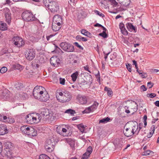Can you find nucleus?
I'll use <instances>...</instances> for the list:
<instances>
[{"instance_id":"obj_1","label":"nucleus","mask_w":159,"mask_h":159,"mask_svg":"<svg viewBox=\"0 0 159 159\" xmlns=\"http://www.w3.org/2000/svg\"><path fill=\"white\" fill-rule=\"evenodd\" d=\"M21 17L22 19L26 22L39 20L32 12H29L28 11H24L21 14Z\"/></svg>"},{"instance_id":"obj_2","label":"nucleus","mask_w":159,"mask_h":159,"mask_svg":"<svg viewBox=\"0 0 159 159\" xmlns=\"http://www.w3.org/2000/svg\"><path fill=\"white\" fill-rule=\"evenodd\" d=\"M59 46L65 52H74V46L69 42L66 41L61 42L59 44Z\"/></svg>"},{"instance_id":"obj_3","label":"nucleus","mask_w":159,"mask_h":159,"mask_svg":"<svg viewBox=\"0 0 159 159\" xmlns=\"http://www.w3.org/2000/svg\"><path fill=\"white\" fill-rule=\"evenodd\" d=\"M55 144V142L53 138L48 139L46 142L45 148L47 152H51L54 149Z\"/></svg>"},{"instance_id":"obj_4","label":"nucleus","mask_w":159,"mask_h":159,"mask_svg":"<svg viewBox=\"0 0 159 159\" xmlns=\"http://www.w3.org/2000/svg\"><path fill=\"white\" fill-rule=\"evenodd\" d=\"M43 91H45L44 88L41 86H37L33 89V96L35 99H39L41 94L43 93Z\"/></svg>"},{"instance_id":"obj_5","label":"nucleus","mask_w":159,"mask_h":159,"mask_svg":"<svg viewBox=\"0 0 159 159\" xmlns=\"http://www.w3.org/2000/svg\"><path fill=\"white\" fill-rule=\"evenodd\" d=\"M50 62L52 67L56 68L61 66L62 60L58 56H53L50 59Z\"/></svg>"},{"instance_id":"obj_6","label":"nucleus","mask_w":159,"mask_h":159,"mask_svg":"<svg viewBox=\"0 0 159 159\" xmlns=\"http://www.w3.org/2000/svg\"><path fill=\"white\" fill-rule=\"evenodd\" d=\"M48 7H49L48 9L52 13L57 12L59 8V4L58 3L53 0L49 4H48Z\"/></svg>"},{"instance_id":"obj_7","label":"nucleus","mask_w":159,"mask_h":159,"mask_svg":"<svg viewBox=\"0 0 159 159\" xmlns=\"http://www.w3.org/2000/svg\"><path fill=\"white\" fill-rule=\"evenodd\" d=\"M36 54V51L34 48L28 49V50L25 54V56L27 60H32L35 57Z\"/></svg>"},{"instance_id":"obj_8","label":"nucleus","mask_w":159,"mask_h":159,"mask_svg":"<svg viewBox=\"0 0 159 159\" xmlns=\"http://www.w3.org/2000/svg\"><path fill=\"white\" fill-rule=\"evenodd\" d=\"M4 146L5 148L4 150L6 151V153L5 152V154L7 155H11V152L13 147L12 143L10 142H7L4 143Z\"/></svg>"},{"instance_id":"obj_9","label":"nucleus","mask_w":159,"mask_h":159,"mask_svg":"<svg viewBox=\"0 0 159 159\" xmlns=\"http://www.w3.org/2000/svg\"><path fill=\"white\" fill-rule=\"evenodd\" d=\"M66 92L67 93V95H64V96H65V98H63V99H61L60 98H59V96H56V98L59 102L62 103H64L65 102H68L70 100L71 98V96L70 95L69 92L66 91Z\"/></svg>"},{"instance_id":"obj_10","label":"nucleus","mask_w":159,"mask_h":159,"mask_svg":"<svg viewBox=\"0 0 159 159\" xmlns=\"http://www.w3.org/2000/svg\"><path fill=\"white\" fill-rule=\"evenodd\" d=\"M49 95L45 90V91H43V93L41 94L39 100L41 102H46L49 100Z\"/></svg>"},{"instance_id":"obj_11","label":"nucleus","mask_w":159,"mask_h":159,"mask_svg":"<svg viewBox=\"0 0 159 159\" xmlns=\"http://www.w3.org/2000/svg\"><path fill=\"white\" fill-rule=\"evenodd\" d=\"M126 27L127 30L129 31L132 32L133 31L134 33L137 32V27L136 25H134L133 23L130 22H127L126 24Z\"/></svg>"},{"instance_id":"obj_12","label":"nucleus","mask_w":159,"mask_h":159,"mask_svg":"<svg viewBox=\"0 0 159 159\" xmlns=\"http://www.w3.org/2000/svg\"><path fill=\"white\" fill-rule=\"evenodd\" d=\"M90 78L92 79V77L89 73L84 72L81 73L80 74L78 77V80H90Z\"/></svg>"},{"instance_id":"obj_13","label":"nucleus","mask_w":159,"mask_h":159,"mask_svg":"<svg viewBox=\"0 0 159 159\" xmlns=\"http://www.w3.org/2000/svg\"><path fill=\"white\" fill-rule=\"evenodd\" d=\"M62 21L63 19L62 16L59 14H56L54 16L53 19V22H55L57 23L58 25H61V22L62 23Z\"/></svg>"},{"instance_id":"obj_14","label":"nucleus","mask_w":159,"mask_h":159,"mask_svg":"<svg viewBox=\"0 0 159 159\" xmlns=\"http://www.w3.org/2000/svg\"><path fill=\"white\" fill-rule=\"evenodd\" d=\"M77 98L79 102L81 104H85L87 102V98L85 96L79 94Z\"/></svg>"},{"instance_id":"obj_15","label":"nucleus","mask_w":159,"mask_h":159,"mask_svg":"<svg viewBox=\"0 0 159 159\" xmlns=\"http://www.w3.org/2000/svg\"><path fill=\"white\" fill-rule=\"evenodd\" d=\"M8 132V130L5 125L3 124L0 125V135H4Z\"/></svg>"},{"instance_id":"obj_16","label":"nucleus","mask_w":159,"mask_h":159,"mask_svg":"<svg viewBox=\"0 0 159 159\" xmlns=\"http://www.w3.org/2000/svg\"><path fill=\"white\" fill-rule=\"evenodd\" d=\"M21 37L19 36H13L11 39V41L14 42V44L16 47L19 48L20 45V39Z\"/></svg>"},{"instance_id":"obj_17","label":"nucleus","mask_w":159,"mask_h":159,"mask_svg":"<svg viewBox=\"0 0 159 159\" xmlns=\"http://www.w3.org/2000/svg\"><path fill=\"white\" fill-rule=\"evenodd\" d=\"M86 12L83 10H81L80 13H79V15L77 16V19L78 21H80L82 19H84L87 16Z\"/></svg>"},{"instance_id":"obj_18","label":"nucleus","mask_w":159,"mask_h":159,"mask_svg":"<svg viewBox=\"0 0 159 159\" xmlns=\"http://www.w3.org/2000/svg\"><path fill=\"white\" fill-rule=\"evenodd\" d=\"M31 66L33 69H37L40 66V64L36 58L33 61L31 62Z\"/></svg>"},{"instance_id":"obj_19","label":"nucleus","mask_w":159,"mask_h":159,"mask_svg":"<svg viewBox=\"0 0 159 159\" xmlns=\"http://www.w3.org/2000/svg\"><path fill=\"white\" fill-rule=\"evenodd\" d=\"M11 67L14 70H18L21 71L23 70L24 66L19 64H16L12 65Z\"/></svg>"},{"instance_id":"obj_20","label":"nucleus","mask_w":159,"mask_h":159,"mask_svg":"<svg viewBox=\"0 0 159 159\" xmlns=\"http://www.w3.org/2000/svg\"><path fill=\"white\" fill-rule=\"evenodd\" d=\"M30 130L28 132H26L25 134L28 135V136H35L37 135V131L34 128L30 129Z\"/></svg>"},{"instance_id":"obj_21","label":"nucleus","mask_w":159,"mask_h":159,"mask_svg":"<svg viewBox=\"0 0 159 159\" xmlns=\"http://www.w3.org/2000/svg\"><path fill=\"white\" fill-rule=\"evenodd\" d=\"M81 33L83 35L91 38L92 37V34L86 29H82L80 30Z\"/></svg>"},{"instance_id":"obj_22","label":"nucleus","mask_w":159,"mask_h":159,"mask_svg":"<svg viewBox=\"0 0 159 159\" xmlns=\"http://www.w3.org/2000/svg\"><path fill=\"white\" fill-rule=\"evenodd\" d=\"M61 26L58 25L57 23L55 22H52V28L54 31H58L61 29Z\"/></svg>"},{"instance_id":"obj_23","label":"nucleus","mask_w":159,"mask_h":159,"mask_svg":"<svg viewBox=\"0 0 159 159\" xmlns=\"http://www.w3.org/2000/svg\"><path fill=\"white\" fill-rule=\"evenodd\" d=\"M6 54H7L6 56L8 58L9 57L11 54L10 53L8 52V49L7 48L2 49L0 52V56H2Z\"/></svg>"},{"instance_id":"obj_24","label":"nucleus","mask_w":159,"mask_h":159,"mask_svg":"<svg viewBox=\"0 0 159 159\" xmlns=\"http://www.w3.org/2000/svg\"><path fill=\"white\" fill-rule=\"evenodd\" d=\"M54 45V49L53 51H52V53L55 52L56 53H59L60 52L63 53L64 52L61 50V49L55 43H53Z\"/></svg>"},{"instance_id":"obj_25","label":"nucleus","mask_w":159,"mask_h":159,"mask_svg":"<svg viewBox=\"0 0 159 159\" xmlns=\"http://www.w3.org/2000/svg\"><path fill=\"white\" fill-rule=\"evenodd\" d=\"M15 88L18 90H21L25 87V85L20 82H17L15 84Z\"/></svg>"},{"instance_id":"obj_26","label":"nucleus","mask_w":159,"mask_h":159,"mask_svg":"<svg viewBox=\"0 0 159 159\" xmlns=\"http://www.w3.org/2000/svg\"><path fill=\"white\" fill-rule=\"evenodd\" d=\"M75 39L77 41L79 42H86L88 40L87 38L83 37L81 35H79L76 36Z\"/></svg>"},{"instance_id":"obj_27","label":"nucleus","mask_w":159,"mask_h":159,"mask_svg":"<svg viewBox=\"0 0 159 159\" xmlns=\"http://www.w3.org/2000/svg\"><path fill=\"white\" fill-rule=\"evenodd\" d=\"M7 29L8 27L6 23L2 21H0V30L3 31L7 30Z\"/></svg>"},{"instance_id":"obj_28","label":"nucleus","mask_w":159,"mask_h":159,"mask_svg":"<svg viewBox=\"0 0 159 159\" xmlns=\"http://www.w3.org/2000/svg\"><path fill=\"white\" fill-rule=\"evenodd\" d=\"M66 141L70 146L73 149L75 148V141L74 140L71 139H66Z\"/></svg>"},{"instance_id":"obj_29","label":"nucleus","mask_w":159,"mask_h":159,"mask_svg":"<svg viewBox=\"0 0 159 159\" xmlns=\"http://www.w3.org/2000/svg\"><path fill=\"white\" fill-rule=\"evenodd\" d=\"M129 128H127L125 129V132H123L124 135L127 137H131L134 134H133V132L131 131H129Z\"/></svg>"},{"instance_id":"obj_30","label":"nucleus","mask_w":159,"mask_h":159,"mask_svg":"<svg viewBox=\"0 0 159 159\" xmlns=\"http://www.w3.org/2000/svg\"><path fill=\"white\" fill-rule=\"evenodd\" d=\"M36 58L38 61V62L40 64V66L42 64H44L46 62V61L45 59L42 56H38Z\"/></svg>"},{"instance_id":"obj_31","label":"nucleus","mask_w":159,"mask_h":159,"mask_svg":"<svg viewBox=\"0 0 159 159\" xmlns=\"http://www.w3.org/2000/svg\"><path fill=\"white\" fill-rule=\"evenodd\" d=\"M6 21L7 23L8 24L10 25L11 22V20L12 19L11 13L7 16H5Z\"/></svg>"},{"instance_id":"obj_32","label":"nucleus","mask_w":159,"mask_h":159,"mask_svg":"<svg viewBox=\"0 0 159 159\" xmlns=\"http://www.w3.org/2000/svg\"><path fill=\"white\" fill-rule=\"evenodd\" d=\"M32 114H29L27 115L26 116V117H25V121L28 124H31Z\"/></svg>"},{"instance_id":"obj_33","label":"nucleus","mask_w":159,"mask_h":159,"mask_svg":"<svg viewBox=\"0 0 159 159\" xmlns=\"http://www.w3.org/2000/svg\"><path fill=\"white\" fill-rule=\"evenodd\" d=\"M80 72L79 71H76L73 73L71 75L72 80H77L79 76Z\"/></svg>"},{"instance_id":"obj_34","label":"nucleus","mask_w":159,"mask_h":159,"mask_svg":"<svg viewBox=\"0 0 159 159\" xmlns=\"http://www.w3.org/2000/svg\"><path fill=\"white\" fill-rule=\"evenodd\" d=\"M19 98L21 100H25L28 98V95L25 93H21L19 94Z\"/></svg>"},{"instance_id":"obj_35","label":"nucleus","mask_w":159,"mask_h":159,"mask_svg":"<svg viewBox=\"0 0 159 159\" xmlns=\"http://www.w3.org/2000/svg\"><path fill=\"white\" fill-rule=\"evenodd\" d=\"M111 120V119L109 117H107L100 120L99 123L105 124L110 121Z\"/></svg>"},{"instance_id":"obj_36","label":"nucleus","mask_w":159,"mask_h":159,"mask_svg":"<svg viewBox=\"0 0 159 159\" xmlns=\"http://www.w3.org/2000/svg\"><path fill=\"white\" fill-rule=\"evenodd\" d=\"M35 115L36 117H37V123H38L39 122H40L42 120L43 121L45 120L44 119V117H43L41 115H40V114H39L38 113H36Z\"/></svg>"},{"instance_id":"obj_37","label":"nucleus","mask_w":159,"mask_h":159,"mask_svg":"<svg viewBox=\"0 0 159 159\" xmlns=\"http://www.w3.org/2000/svg\"><path fill=\"white\" fill-rule=\"evenodd\" d=\"M98 105L99 103L98 102L96 101H95L93 104L90 106L93 112L97 108Z\"/></svg>"},{"instance_id":"obj_38","label":"nucleus","mask_w":159,"mask_h":159,"mask_svg":"<svg viewBox=\"0 0 159 159\" xmlns=\"http://www.w3.org/2000/svg\"><path fill=\"white\" fill-rule=\"evenodd\" d=\"M104 90L107 92L108 96H110L113 94V92L111 89L110 88H108L106 86L104 89Z\"/></svg>"},{"instance_id":"obj_39","label":"nucleus","mask_w":159,"mask_h":159,"mask_svg":"<svg viewBox=\"0 0 159 159\" xmlns=\"http://www.w3.org/2000/svg\"><path fill=\"white\" fill-rule=\"evenodd\" d=\"M2 11L5 16L11 13L10 10L7 7H5L2 9Z\"/></svg>"},{"instance_id":"obj_40","label":"nucleus","mask_w":159,"mask_h":159,"mask_svg":"<svg viewBox=\"0 0 159 159\" xmlns=\"http://www.w3.org/2000/svg\"><path fill=\"white\" fill-rule=\"evenodd\" d=\"M40 115H41L43 117H44V119L45 120L47 117H46L48 115V112H47L45 110H43L41 111V112Z\"/></svg>"},{"instance_id":"obj_41","label":"nucleus","mask_w":159,"mask_h":159,"mask_svg":"<svg viewBox=\"0 0 159 159\" xmlns=\"http://www.w3.org/2000/svg\"><path fill=\"white\" fill-rule=\"evenodd\" d=\"M98 36L102 37L103 39H106L108 36V33L102 32L99 34Z\"/></svg>"},{"instance_id":"obj_42","label":"nucleus","mask_w":159,"mask_h":159,"mask_svg":"<svg viewBox=\"0 0 159 159\" xmlns=\"http://www.w3.org/2000/svg\"><path fill=\"white\" fill-rule=\"evenodd\" d=\"M65 113L70 114L71 115H73L74 114L76 113V112L75 110L69 109L66 110L65 112Z\"/></svg>"},{"instance_id":"obj_43","label":"nucleus","mask_w":159,"mask_h":159,"mask_svg":"<svg viewBox=\"0 0 159 159\" xmlns=\"http://www.w3.org/2000/svg\"><path fill=\"white\" fill-rule=\"evenodd\" d=\"M53 0H43V2L45 7L48 9L49 7H48V4H49L50 3L52 2Z\"/></svg>"},{"instance_id":"obj_44","label":"nucleus","mask_w":159,"mask_h":159,"mask_svg":"<svg viewBox=\"0 0 159 159\" xmlns=\"http://www.w3.org/2000/svg\"><path fill=\"white\" fill-rule=\"evenodd\" d=\"M77 127L82 133H83L84 132L85 127L84 126V125L82 124H80L78 125Z\"/></svg>"},{"instance_id":"obj_45","label":"nucleus","mask_w":159,"mask_h":159,"mask_svg":"<svg viewBox=\"0 0 159 159\" xmlns=\"http://www.w3.org/2000/svg\"><path fill=\"white\" fill-rule=\"evenodd\" d=\"M120 9V7L119 8H116L114 9V10H115L116 11H114L113 10L112 11H109V12L111 13L116 14L119 11H121L125 10L123 8L121 9V10H119Z\"/></svg>"},{"instance_id":"obj_46","label":"nucleus","mask_w":159,"mask_h":159,"mask_svg":"<svg viewBox=\"0 0 159 159\" xmlns=\"http://www.w3.org/2000/svg\"><path fill=\"white\" fill-rule=\"evenodd\" d=\"M121 33L123 34L124 35L126 36L127 35H129L130 34H131L129 33L127 30L125 28H124L123 29H122L120 31Z\"/></svg>"},{"instance_id":"obj_47","label":"nucleus","mask_w":159,"mask_h":159,"mask_svg":"<svg viewBox=\"0 0 159 159\" xmlns=\"http://www.w3.org/2000/svg\"><path fill=\"white\" fill-rule=\"evenodd\" d=\"M93 112L91 109V108L90 107L86 108L84 110L82 111L83 114L89 113L91 112Z\"/></svg>"},{"instance_id":"obj_48","label":"nucleus","mask_w":159,"mask_h":159,"mask_svg":"<svg viewBox=\"0 0 159 159\" xmlns=\"http://www.w3.org/2000/svg\"><path fill=\"white\" fill-rule=\"evenodd\" d=\"M138 128V124L136 125L133 126L132 129V132H133V134H134L135 133L137 132Z\"/></svg>"},{"instance_id":"obj_49","label":"nucleus","mask_w":159,"mask_h":159,"mask_svg":"<svg viewBox=\"0 0 159 159\" xmlns=\"http://www.w3.org/2000/svg\"><path fill=\"white\" fill-rule=\"evenodd\" d=\"M96 14L102 18L105 17V15L98 11L95 10L94 11Z\"/></svg>"},{"instance_id":"obj_50","label":"nucleus","mask_w":159,"mask_h":159,"mask_svg":"<svg viewBox=\"0 0 159 159\" xmlns=\"http://www.w3.org/2000/svg\"><path fill=\"white\" fill-rule=\"evenodd\" d=\"M153 152L152 151L150 150H147L146 151L142 153V155L144 156H147L150 155L151 153H152Z\"/></svg>"},{"instance_id":"obj_51","label":"nucleus","mask_w":159,"mask_h":159,"mask_svg":"<svg viewBox=\"0 0 159 159\" xmlns=\"http://www.w3.org/2000/svg\"><path fill=\"white\" fill-rule=\"evenodd\" d=\"M125 66L127 70L129 72H131L132 71L131 67L132 66L130 64H129L128 63H125Z\"/></svg>"},{"instance_id":"obj_52","label":"nucleus","mask_w":159,"mask_h":159,"mask_svg":"<svg viewBox=\"0 0 159 159\" xmlns=\"http://www.w3.org/2000/svg\"><path fill=\"white\" fill-rule=\"evenodd\" d=\"M90 155L85 152L82 155L81 159H88L89 158Z\"/></svg>"},{"instance_id":"obj_53","label":"nucleus","mask_w":159,"mask_h":159,"mask_svg":"<svg viewBox=\"0 0 159 159\" xmlns=\"http://www.w3.org/2000/svg\"><path fill=\"white\" fill-rule=\"evenodd\" d=\"M7 119V117L4 115L3 114H0V120L3 121H5V122L6 121V120Z\"/></svg>"},{"instance_id":"obj_54","label":"nucleus","mask_w":159,"mask_h":159,"mask_svg":"<svg viewBox=\"0 0 159 159\" xmlns=\"http://www.w3.org/2000/svg\"><path fill=\"white\" fill-rule=\"evenodd\" d=\"M32 122H31V124H36L37 123V117H36V116H34L32 114Z\"/></svg>"},{"instance_id":"obj_55","label":"nucleus","mask_w":159,"mask_h":159,"mask_svg":"<svg viewBox=\"0 0 159 159\" xmlns=\"http://www.w3.org/2000/svg\"><path fill=\"white\" fill-rule=\"evenodd\" d=\"M49 157L45 154L40 155L39 157V159H48Z\"/></svg>"},{"instance_id":"obj_56","label":"nucleus","mask_w":159,"mask_h":159,"mask_svg":"<svg viewBox=\"0 0 159 159\" xmlns=\"http://www.w3.org/2000/svg\"><path fill=\"white\" fill-rule=\"evenodd\" d=\"M73 44L75 46H76L77 48H79V49L82 50H83L84 49V48L83 47L81 46L79 43L77 42H75L73 43Z\"/></svg>"},{"instance_id":"obj_57","label":"nucleus","mask_w":159,"mask_h":159,"mask_svg":"<svg viewBox=\"0 0 159 159\" xmlns=\"http://www.w3.org/2000/svg\"><path fill=\"white\" fill-rule=\"evenodd\" d=\"M130 2V0H128V2H125L124 3V2H119L122 5L127 7L129 5Z\"/></svg>"},{"instance_id":"obj_58","label":"nucleus","mask_w":159,"mask_h":159,"mask_svg":"<svg viewBox=\"0 0 159 159\" xmlns=\"http://www.w3.org/2000/svg\"><path fill=\"white\" fill-rule=\"evenodd\" d=\"M61 130L62 131V132L63 133H62V135L63 136H68V135H67V134L66 133V132L67 131V129L65 128H62L61 129Z\"/></svg>"},{"instance_id":"obj_59","label":"nucleus","mask_w":159,"mask_h":159,"mask_svg":"<svg viewBox=\"0 0 159 159\" xmlns=\"http://www.w3.org/2000/svg\"><path fill=\"white\" fill-rule=\"evenodd\" d=\"M93 151V149L91 146H89L87 148L86 152L90 155Z\"/></svg>"},{"instance_id":"obj_60","label":"nucleus","mask_w":159,"mask_h":159,"mask_svg":"<svg viewBox=\"0 0 159 159\" xmlns=\"http://www.w3.org/2000/svg\"><path fill=\"white\" fill-rule=\"evenodd\" d=\"M7 68L5 66H3L0 69V72L3 74L5 73L7 71Z\"/></svg>"},{"instance_id":"obj_61","label":"nucleus","mask_w":159,"mask_h":159,"mask_svg":"<svg viewBox=\"0 0 159 159\" xmlns=\"http://www.w3.org/2000/svg\"><path fill=\"white\" fill-rule=\"evenodd\" d=\"M156 96V94L154 93H148L147 94V96L151 98H153Z\"/></svg>"},{"instance_id":"obj_62","label":"nucleus","mask_w":159,"mask_h":159,"mask_svg":"<svg viewBox=\"0 0 159 159\" xmlns=\"http://www.w3.org/2000/svg\"><path fill=\"white\" fill-rule=\"evenodd\" d=\"M7 122L11 124L14 123L15 122V120L14 118H7L6 120V122Z\"/></svg>"},{"instance_id":"obj_63","label":"nucleus","mask_w":159,"mask_h":159,"mask_svg":"<svg viewBox=\"0 0 159 159\" xmlns=\"http://www.w3.org/2000/svg\"><path fill=\"white\" fill-rule=\"evenodd\" d=\"M21 44L20 43L19 46V48H20L22 47L25 44V41L21 38V39H20V42Z\"/></svg>"},{"instance_id":"obj_64","label":"nucleus","mask_w":159,"mask_h":159,"mask_svg":"<svg viewBox=\"0 0 159 159\" xmlns=\"http://www.w3.org/2000/svg\"><path fill=\"white\" fill-rule=\"evenodd\" d=\"M119 28L120 30V31L122 29L123 30L124 28H125V25L122 22L120 23L119 24Z\"/></svg>"}]
</instances>
